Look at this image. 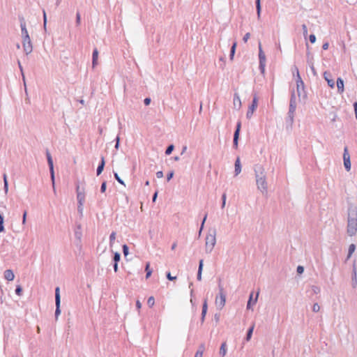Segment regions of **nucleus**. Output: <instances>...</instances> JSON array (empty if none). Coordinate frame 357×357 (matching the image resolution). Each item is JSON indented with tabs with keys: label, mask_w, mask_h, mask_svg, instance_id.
Segmentation results:
<instances>
[{
	"label": "nucleus",
	"mask_w": 357,
	"mask_h": 357,
	"mask_svg": "<svg viewBox=\"0 0 357 357\" xmlns=\"http://www.w3.org/2000/svg\"><path fill=\"white\" fill-rule=\"evenodd\" d=\"M357 232V206L350 204L348 207L347 233L349 236Z\"/></svg>",
	"instance_id": "1"
},
{
	"label": "nucleus",
	"mask_w": 357,
	"mask_h": 357,
	"mask_svg": "<svg viewBox=\"0 0 357 357\" xmlns=\"http://www.w3.org/2000/svg\"><path fill=\"white\" fill-rule=\"evenodd\" d=\"M255 174L257 189L263 195H266L268 183L266 181V174L264 168L261 165H256L255 167Z\"/></svg>",
	"instance_id": "2"
},
{
	"label": "nucleus",
	"mask_w": 357,
	"mask_h": 357,
	"mask_svg": "<svg viewBox=\"0 0 357 357\" xmlns=\"http://www.w3.org/2000/svg\"><path fill=\"white\" fill-rule=\"evenodd\" d=\"M216 243V231L215 229L210 231L206 237L205 251L206 253H211Z\"/></svg>",
	"instance_id": "3"
},
{
	"label": "nucleus",
	"mask_w": 357,
	"mask_h": 357,
	"mask_svg": "<svg viewBox=\"0 0 357 357\" xmlns=\"http://www.w3.org/2000/svg\"><path fill=\"white\" fill-rule=\"evenodd\" d=\"M296 99L295 93L293 92L291 96L290 102H289V109L288 112V118L291 124L294 122V113L296 109Z\"/></svg>",
	"instance_id": "4"
},
{
	"label": "nucleus",
	"mask_w": 357,
	"mask_h": 357,
	"mask_svg": "<svg viewBox=\"0 0 357 357\" xmlns=\"http://www.w3.org/2000/svg\"><path fill=\"white\" fill-rule=\"evenodd\" d=\"M24 52L26 54H30L32 52L33 47L31 42V39L25 28H24Z\"/></svg>",
	"instance_id": "5"
},
{
	"label": "nucleus",
	"mask_w": 357,
	"mask_h": 357,
	"mask_svg": "<svg viewBox=\"0 0 357 357\" xmlns=\"http://www.w3.org/2000/svg\"><path fill=\"white\" fill-rule=\"evenodd\" d=\"M219 287H220V296H216L215 303L216 307L218 310H222L225 305L226 296L222 293L223 288L220 286Z\"/></svg>",
	"instance_id": "6"
},
{
	"label": "nucleus",
	"mask_w": 357,
	"mask_h": 357,
	"mask_svg": "<svg viewBox=\"0 0 357 357\" xmlns=\"http://www.w3.org/2000/svg\"><path fill=\"white\" fill-rule=\"evenodd\" d=\"M55 305H56L55 319H56V320H57L59 316L61 314V310H60L61 296H60V289H59V287H56L55 289Z\"/></svg>",
	"instance_id": "7"
},
{
	"label": "nucleus",
	"mask_w": 357,
	"mask_h": 357,
	"mask_svg": "<svg viewBox=\"0 0 357 357\" xmlns=\"http://www.w3.org/2000/svg\"><path fill=\"white\" fill-rule=\"evenodd\" d=\"M259 68L262 73H264L266 66V56L261 48V43H259Z\"/></svg>",
	"instance_id": "8"
},
{
	"label": "nucleus",
	"mask_w": 357,
	"mask_h": 357,
	"mask_svg": "<svg viewBox=\"0 0 357 357\" xmlns=\"http://www.w3.org/2000/svg\"><path fill=\"white\" fill-rule=\"evenodd\" d=\"M258 105V98L257 96H254L251 105L249 106L248 112L246 113L247 119H250L252 118L255 109H257Z\"/></svg>",
	"instance_id": "9"
},
{
	"label": "nucleus",
	"mask_w": 357,
	"mask_h": 357,
	"mask_svg": "<svg viewBox=\"0 0 357 357\" xmlns=\"http://www.w3.org/2000/svg\"><path fill=\"white\" fill-rule=\"evenodd\" d=\"M46 155H47V162H48V165H49V167H50V174H51V180L52 181L53 188H54V190H55V187H54V165H53L52 158V155H51V154L50 153V152L48 151H47V152H46Z\"/></svg>",
	"instance_id": "10"
},
{
	"label": "nucleus",
	"mask_w": 357,
	"mask_h": 357,
	"mask_svg": "<svg viewBox=\"0 0 357 357\" xmlns=\"http://www.w3.org/2000/svg\"><path fill=\"white\" fill-rule=\"evenodd\" d=\"M296 91L298 96L300 97L301 96L302 92L304 91V83L301 79V77L299 75L298 69V68H296Z\"/></svg>",
	"instance_id": "11"
},
{
	"label": "nucleus",
	"mask_w": 357,
	"mask_h": 357,
	"mask_svg": "<svg viewBox=\"0 0 357 357\" xmlns=\"http://www.w3.org/2000/svg\"><path fill=\"white\" fill-rule=\"evenodd\" d=\"M343 160H344V166L347 172L351 170V160H350V155L348 151L347 147H345L344 149L343 153Z\"/></svg>",
	"instance_id": "12"
},
{
	"label": "nucleus",
	"mask_w": 357,
	"mask_h": 357,
	"mask_svg": "<svg viewBox=\"0 0 357 357\" xmlns=\"http://www.w3.org/2000/svg\"><path fill=\"white\" fill-rule=\"evenodd\" d=\"M77 199L78 204L84 205L85 201L84 190H80L79 186L77 187Z\"/></svg>",
	"instance_id": "13"
},
{
	"label": "nucleus",
	"mask_w": 357,
	"mask_h": 357,
	"mask_svg": "<svg viewBox=\"0 0 357 357\" xmlns=\"http://www.w3.org/2000/svg\"><path fill=\"white\" fill-rule=\"evenodd\" d=\"M324 78L326 81L328 85L331 88L333 89L335 87V81L332 78V75L329 72L325 71L324 73Z\"/></svg>",
	"instance_id": "14"
},
{
	"label": "nucleus",
	"mask_w": 357,
	"mask_h": 357,
	"mask_svg": "<svg viewBox=\"0 0 357 357\" xmlns=\"http://www.w3.org/2000/svg\"><path fill=\"white\" fill-rule=\"evenodd\" d=\"M241 127V123L240 121H238L236 125V129L234 134V146L236 149H237V147H238V137H239Z\"/></svg>",
	"instance_id": "15"
},
{
	"label": "nucleus",
	"mask_w": 357,
	"mask_h": 357,
	"mask_svg": "<svg viewBox=\"0 0 357 357\" xmlns=\"http://www.w3.org/2000/svg\"><path fill=\"white\" fill-rule=\"evenodd\" d=\"M258 296H259V292L257 294L256 298L254 300H252L253 293L250 294L249 300L247 303V309L248 310L252 309V306L257 303V299H258Z\"/></svg>",
	"instance_id": "16"
},
{
	"label": "nucleus",
	"mask_w": 357,
	"mask_h": 357,
	"mask_svg": "<svg viewBox=\"0 0 357 357\" xmlns=\"http://www.w3.org/2000/svg\"><path fill=\"white\" fill-rule=\"evenodd\" d=\"M351 284L353 288H356L357 286V273L355 264L353 266Z\"/></svg>",
	"instance_id": "17"
},
{
	"label": "nucleus",
	"mask_w": 357,
	"mask_h": 357,
	"mask_svg": "<svg viewBox=\"0 0 357 357\" xmlns=\"http://www.w3.org/2000/svg\"><path fill=\"white\" fill-rule=\"evenodd\" d=\"M337 92L340 94H342L344 91V81L341 77H338L337 79Z\"/></svg>",
	"instance_id": "18"
},
{
	"label": "nucleus",
	"mask_w": 357,
	"mask_h": 357,
	"mask_svg": "<svg viewBox=\"0 0 357 357\" xmlns=\"http://www.w3.org/2000/svg\"><path fill=\"white\" fill-rule=\"evenodd\" d=\"M234 107L237 109H239L241 107V100L239 96L237 93L234 94Z\"/></svg>",
	"instance_id": "19"
},
{
	"label": "nucleus",
	"mask_w": 357,
	"mask_h": 357,
	"mask_svg": "<svg viewBox=\"0 0 357 357\" xmlns=\"http://www.w3.org/2000/svg\"><path fill=\"white\" fill-rule=\"evenodd\" d=\"M235 175H238L241 172V165L240 162V158L238 157L235 162Z\"/></svg>",
	"instance_id": "20"
},
{
	"label": "nucleus",
	"mask_w": 357,
	"mask_h": 357,
	"mask_svg": "<svg viewBox=\"0 0 357 357\" xmlns=\"http://www.w3.org/2000/svg\"><path fill=\"white\" fill-rule=\"evenodd\" d=\"M98 58V51L97 49H95L93 52V55H92V66H93V68H95V66L97 65Z\"/></svg>",
	"instance_id": "21"
},
{
	"label": "nucleus",
	"mask_w": 357,
	"mask_h": 357,
	"mask_svg": "<svg viewBox=\"0 0 357 357\" xmlns=\"http://www.w3.org/2000/svg\"><path fill=\"white\" fill-rule=\"evenodd\" d=\"M203 266H204V261H203V259H201V260H199V268H198V271H197V280L199 281L202 280V273Z\"/></svg>",
	"instance_id": "22"
},
{
	"label": "nucleus",
	"mask_w": 357,
	"mask_h": 357,
	"mask_svg": "<svg viewBox=\"0 0 357 357\" xmlns=\"http://www.w3.org/2000/svg\"><path fill=\"white\" fill-rule=\"evenodd\" d=\"M4 278L8 281H12L14 279L15 275L12 271L6 270L4 272Z\"/></svg>",
	"instance_id": "23"
},
{
	"label": "nucleus",
	"mask_w": 357,
	"mask_h": 357,
	"mask_svg": "<svg viewBox=\"0 0 357 357\" xmlns=\"http://www.w3.org/2000/svg\"><path fill=\"white\" fill-rule=\"evenodd\" d=\"M105 164V158H104V157H102L101 162L97 168V175H100L102 172V171L104 169Z\"/></svg>",
	"instance_id": "24"
},
{
	"label": "nucleus",
	"mask_w": 357,
	"mask_h": 357,
	"mask_svg": "<svg viewBox=\"0 0 357 357\" xmlns=\"http://www.w3.org/2000/svg\"><path fill=\"white\" fill-rule=\"evenodd\" d=\"M227 354V344L223 342L220 348V355L224 357Z\"/></svg>",
	"instance_id": "25"
},
{
	"label": "nucleus",
	"mask_w": 357,
	"mask_h": 357,
	"mask_svg": "<svg viewBox=\"0 0 357 357\" xmlns=\"http://www.w3.org/2000/svg\"><path fill=\"white\" fill-rule=\"evenodd\" d=\"M256 9H257V18L259 19L261 17V0H256Z\"/></svg>",
	"instance_id": "26"
},
{
	"label": "nucleus",
	"mask_w": 357,
	"mask_h": 357,
	"mask_svg": "<svg viewBox=\"0 0 357 357\" xmlns=\"http://www.w3.org/2000/svg\"><path fill=\"white\" fill-rule=\"evenodd\" d=\"M355 250H356V245L354 244H351L349 247L347 259H349L351 257L352 254L355 252Z\"/></svg>",
	"instance_id": "27"
},
{
	"label": "nucleus",
	"mask_w": 357,
	"mask_h": 357,
	"mask_svg": "<svg viewBox=\"0 0 357 357\" xmlns=\"http://www.w3.org/2000/svg\"><path fill=\"white\" fill-rule=\"evenodd\" d=\"M255 325L254 324L251 326V327L248 329L247 335H246V340L249 341L251 339L253 331H254Z\"/></svg>",
	"instance_id": "28"
},
{
	"label": "nucleus",
	"mask_w": 357,
	"mask_h": 357,
	"mask_svg": "<svg viewBox=\"0 0 357 357\" xmlns=\"http://www.w3.org/2000/svg\"><path fill=\"white\" fill-rule=\"evenodd\" d=\"M237 43L236 42H234L231 47L230 51V59L232 60L235 54L236 48Z\"/></svg>",
	"instance_id": "29"
},
{
	"label": "nucleus",
	"mask_w": 357,
	"mask_h": 357,
	"mask_svg": "<svg viewBox=\"0 0 357 357\" xmlns=\"http://www.w3.org/2000/svg\"><path fill=\"white\" fill-rule=\"evenodd\" d=\"M237 43L236 42H234L231 47L230 51V59L232 60L235 54L236 48Z\"/></svg>",
	"instance_id": "30"
},
{
	"label": "nucleus",
	"mask_w": 357,
	"mask_h": 357,
	"mask_svg": "<svg viewBox=\"0 0 357 357\" xmlns=\"http://www.w3.org/2000/svg\"><path fill=\"white\" fill-rule=\"evenodd\" d=\"M150 264L148 262L146 265L145 271L146 272V278L148 279L152 273V271L150 269Z\"/></svg>",
	"instance_id": "31"
},
{
	"label": "nucleus",
	"mask_w": 357,
	"mask_h": 357,
	"mask_svg": "<svg viewBox=\"0 0 357 357\" xmlns=\"http://www.w3.org/2000/svg\"><path fill=\"white\" fill-rule=\"evenodd\" d=\"M116 239V232L113 231L109 236V245L110 246H113L114 243V241Z\"/></svg>",
	"instance_id": "32"
},
{
	"label": "nucleus",
	"mask_w": 357,
	"mask_h": 357,
	"mask_svg": "<svg viewBox=\"0 0 357 357\" xmlns=\"http://www.w3.org/2000/svg\"><path fill=\"white\" fill-rule=\"evenodd\" d=\"M208 305H207V301L206 300H204L203 306H202V315L206 316L207 312Z\"/></svg>",
	"instance_id": "33"
},
{
	"label": "nucleus",
	"mask_w": 357,
	"mask_h": 357,
	"mask_svg": "<svg viewBox=\"0 0 357 357\" xmlns=\"http://www.w3.org/2000/svg\"><path fill=\"white\" fill-rule=\"evenodd\" d=\"M147 304L150 307H152L155 304V298L153 296H150L148 298Z\"/></svg>",
	"instance_id": "34"
},
{
	"label": "nucleus",
	"mask_w": 357,
	"mask_h": 357,
	"mask_svg": "<svg viewBox=\"0 0 357 357\" xmlns=\"http://www.w3.org/2000/svg\"><path fill=\"white\" fill-rule=\"evenodd\" d=\"M3 182H4V190L5 192L7 193L8 190V181H7V176L6 174L3 175Z\"/></svg>",
	"instance_id": "35"
},
{
	"label": "nucleus",
	"mask_w": 357,
	"mask_h": 357,
	"mask_svg": "<svg viewBox=\"0 0 357 357\" xmlns=\"http://www.w3.org/2000/svg\"><path fill=\"white\" fill-rule=\"evenodd\" d=\"M121 259V255L119 252H116L114 255L113 260L114 263H118Z\"/></svg>",
	"instance_id": "36"
},
{
	"label": "nucleus",
	"mask_w": 357,
	"mask_h": 357,
	"mask_svg": "<svg viewBox=\"0 0 357 357\" xmlns=\"http://www.w3.org/2000/svg\"><path fill=\"white\" fill-rule=\"evenodd\" d=\"M174 149V145H172V144L169 145V146L167 148V149H166V151H165V153H166L167 155H170V154L172 153V152L173 151Z\"/></svg>",
	"instance_id": "37"
},
{
	"label": "nucleus",
	"mask_w": 357,
	"mask_h": 357,
	"mask_svg": "<svg viewBox=\"0 0 357 357\" xmlns=\"http://www.w3.org/2000/svg\"><path fill=\"white\" fill-rule=\"evenodd\" d=\"M114 178L116 179V181L119 183L123 185L124 186L126 185L124 181L120 178V176H119V174L117 173H114Z\"/></svg>",
	"instance_id": "38"
},
{
	"label": "nucleus",
	"mask_w": 357,
	"mask_h": 357,
	"mask_svg": "<svg viewBox=\"0 0 357 357\" xmlns=\"http://www.w3.org/2000/svg\"><path fill=\"white\" fill-rule=\"evenodd\" d=\"M312 291L314 294H318L320 293L321 291V289L319 287L317 286H312Z\"/></svg>",
	"instance_id": "39"
},
{
	"label": "nucleus",
	"mask_w": 357,
	"mask_h": 357,
	"mask_svg": "<svg viewBox=\"0 0 357 357\" xmlns=\"http://www.w3.org/2000/svg\"><path fill=\"white\" fill-rule=\"evenodd\" d=\"M320 310V306L318 303H314L312 305V311L314 312H317Z\"/></svg>",
	"instance_id": "40"
},
{
	"label": "nucleus",
	"mask_w": 357,
	"mask_h": 357,
	"mask_svg": "<svg viewBox=\"0 0 357 357\" xmlns=\"http://www.w3.org/2000/svg\"><path fill=\"white\" fill-rule=\"evenodd\" d=\"M302 29H303V36L305 38H306L307 36V26L305 24H303L302 25Z\"/></svg>",
	"instance_id": "41"
},
{
	"label": "nucleus",
	"mask_w": 357,
	"mask_h": 357,
	"mask_svg": "<svg viewBox=\"0 0 357 357\" xmlns=\"http://www.w3.org/2000/svg\"><path fill=\"white\" fill-rule=\"evenodd\" d=\"M204 350H205V345H204V344H200L199 349L197 351V352H201L202 357Z\"/></svg>",
	"instance_id": "42"
},
{
	"label": "nucleus",
	"mask_w": 357,
	"mask_h": 357,
	"mask_svg": "<svg viewBox=\"0 0 357 357\" xmlns=\"http://www.w3.org/2000/svg\"><path fill=\"white\" fill-rule=\"evenodd\" d=\"M123 252L126 257L128 255V247L126 245H123Z\"/></svg>",
	"instance_id": "43"
},
{
	"label": "nucleus",
	"mask_w": 357,
	"mask_h": 357,
	"mask_svg": "<svg viewBox=\"0 0 357 357\" xmlns=\"http://www.w3.org/2000/svg\"><path fill=\"white\" fill-rule=\"evenodd\" d=\"M296 271L298 274H302L304 272V268L302 266H298L296 268Z\"/></svg>",
	"instance_id": "44"
},
{
	"label": "nucleus",
	"mask_w": 357,
	"mask_h": 357,
	"mask_svg": "<svg viewBox=\"0 0 357 357\" xmlns=\"http://www.w3.org/2000/svg\"><path fill=\"white\" fill-rule=\"evenodd\" d=\"M309 40L312 43H314L316 42V36L314 34H311L309 36Z\"/></svg>",
	"instance_id": "45"
},
{
	"label": "nucleus",
	"mask_w": 357,
	"mask_h": 357,
	"mask_svg": "<svg viewBox=\"0 0 357 357\" xmlns=\"http://www.w3.org/2000/svg\"><path fill=\"white\" fill-rule=\"evenodd\" d=\"M250 33H247L243 38V40L244 43H247L248 39L250 38Z\"/></svg>",
	"instance_id": "46"
},
{
	"label": "nucleus",
	"mask_w": 357,
	"mask_h": 357,
	"mask_svg": "<svg viewBox=\"0 0 357 357\" xmlns=\"http://www.w3.org/2000/svg\"><path fill=\"white\" fill-rule=\"evenodd\" d=\"M222 208H224L226 204V194L222 195Z\"/></svg>",
	"instance_id": "47"
},
{
	"label": "nucleus",
	"mask_w": 357,
	"mask_h": 357,
	"mask_svg": "<svg viewBox=\"0 0 357 357\" xmlns=\"http://www.w3.org/2000/svg\"><path fill=\"white\" fill-rule=\"evenodd\" d=\"M3 217L0 215V232H1V231H2L3 230Z\"/></svg>",
	"instance_id": "48"
},
{
	"label": "nucleus",
	"mask_w": 357,
	"mask_h": 357,
	"mask_svg": "<svg viewBox=\"0 0 357 357\" xmlns=\"http://www.w3.org/2000/svg\"><path fill=\"white\" fill-rule=\"evenodd\" d=\"M80 20H81L80 14H79V13H77L76 15V24L77 25H79L80 24Z\"/></svg>",
	"instance_id": "49"
},
{
	"label": "nucleus",
	"mask_w": 357,
	"mask_h": 357,
	"mask_svg": "<svg viewBox=\"0 0 357 357\" xmlns=\"http://www.w3.org/2000/svg\"><path fill=\"white\" fill-rule=\"evenodd\" d=\"M206 218H207V214H206L204 215V219H203V221H202V225H201V228H200V230H199V234H201L202 230V229L204 227V222H205V221L206 220Z\"/></svg>",
	"instance_id": "50"
},
{
	"label": "nucleus",
	"mask_w": 357,
	"mask_h": 357,
	"mask_svg": "<svg viewBox=\"0 0 357 357\" xmlns=\"http://www.w3.org/2000/svg\"><path fill=\"white\" fill-rule=\"evenodd\" d=\"M174 176V172L172 171L170 172L168 174H167V180L169 181H170Z\"/></svg>",
	"instance_id": "51"
},
{
	"label": "nucleus",
	"mask_w": 357,
	"mask_h": 357,
	"mask_svg": "<svg viewBox=\"0 0 357 357\" xmlns=\"http://www.w3.org/2000/svg\"><path fill=\"white\" fill-rule=\"evenodd\" d=\"M106 190V182H103L100 187V191L105 192Z\"/></svg>",
	"instance_id": "52"
},
{
	"label": "nucleus",
	"mask_w": 357,
	"mask_h": 357,
	"mask_svg": "<svg viewBox=\"0 0 357 357\" xmlns=\"http://www.w3.org/2000/svg\"><path fill=\"white\" fill-rule=\"evenodd\" d=\"M156 176L158 178H161L163 177V172L162 171H158L156 172Z\"/></svg>",
	"instance_id": "53"
},
{
	"label": "nucleus",
	"mask_w": 357,
	"mask_h": 357,
	"mask_svg": "<svg viewBox=\"0 0 357 357\" xmlns=\"http://www.w3.org/2000/svg\"><path fill=\"white\" fill-rule=\"evenodd\" d=\"M167 279H168V280H176V277H173V276H172V275H171V274H170V273H167Z\"/></svg>",
	"instance_id": "54"
},
{
	"label": "nucleus",
	"mask_w": 357,
	"mask_h": 357,
	"mask_svg": "<svg viewBox=\"0 0 357 357\" xmlns=\"http://www.w3.org/2000/svg\"><path fill=\"white\" fill-rule=\"evenodd\" d=\"M43 19H44V27L45 28L46 24H47V17H46L45 11H43Z\"/></svg>",
	"instance_id": "55"
},
{
	"label": "nucleus",
	"mask_w": 357,
	"mask_h": 357,
	"mask_svg": "<svg viewBox=\"0 0 357 357\" xmlns=\"http://www.w3.org/2000/svg\"><path fill=\"white\" fill-rule=\"evenodd\" d=\"M310 68H311V70H312V72L313 75H314V76H315V75H317V71H316V70H315V68H314V66H313V64H312V65L310 66Z\"/></svg>",
	"instance_id": "56"
},
{
	"label": "nucleus",
	"mask_w": 357,
	"mask_h": 357,
	"mask_svg": "<svg viewBox=\"0 0 357 357\" xmlns=\"http://www.w3.org/2000/svg\"><path fill=\"white\" fill-rule=\"evenodd\" d=\"M144 102L146 105H149L151 102V99L149 98H146L144 99Z\"/></svg>",
	"instance_id": "57"
},
{
	"label": "nucleus",
	"mask_w": 357,
	"mask_h": 357,
	"mask_svg": "<svg viewBox=\"0 0 357 357\" xmlns=\"http://www.w3.org/2000/svg\"><path fill=\"white\" fill-rule=\"evenodd\" d=\"M136 307L138 310H139L142 307V303L138 300L136 301Z\"/></svg>",
	"instance_id": "58"
},
{
	"label": "nucleus",
	"mask_w": 357,
	"mask_h": 357,
	"mask_svg": "<svg viewBox=\"0 0 357 357\" xmlns=\"http://www.w3.org/2000/svg\"><path fill=\"white\" fill-rule=\"evenodd\" d=\"M354 107L355 116H356V119H357V102H355L354 104Z\"/></svg>",
	"instance_id": "59"
},
{
	"label": "nucleus",
	"mask_w": 357,
	"mask_h": 357,
	"mask_svg": "<svg viewBox=\"0 0 357 357\" xmlns=\"http://www.w3.org/2000/svg\"><path fill=\"white\" fill-rule=\"evenodd\" d=\"M77 209H78V211L82 213V211H83V205H80V204H78V207H77Z\"/></svg>",
	"instance_id": "60"
},
{
	"label": "nucleus",
	"mask_w": 357,
	"mask_h": 357,
	"mask_svg": "<svg viewBox=\"0 0 357 357\" xmlns=\"http://www.w3.org/2000/svg\"><path fill=\"white\" fill-rule=\"evenodd\" d=\"M328 46H329L328 43H325L323 44L322 48L326 50L328 48Z\"/></svg>",
	"instance_id": "61"
},
{
	"label": "nucleus",
	"mask_w": 357,
	"mask_h": 357,
	"mask_svg": "<svg viewBox=\"0 0 357 357\" xmlns=\"http://www.w3.org/2000/svg\"><path fill=\"white\" fill-rule=\"evenodd\" d=\"M157 197H158V192H155L154 193V195H153V199H152V200H153V202H155L156 201Z\"/></svg>",
	"instance_id": "62"
},
{
	"label": "nucleus",
	"mask_w": 357,
	"mask_h": 357,
	"mask_svg": "<svg viewBox=\"0 0 357 357\" xmlns=\"http://www.w3.org/2000/svg\"><path fill=\"white\" fill-rule=\"evenodd\" d=\"M118 269H119V268H118V263H114V271L117 272Z\"/></svg>",
	"instance_id": "63"
},
{
	"label": "nucleus",
	"mask_w": 357,
	"mask_h": 357,
	"mask_svg": "<svg viewBox=\"0 0 357 357\" xmlns=\"http://www.w3.org/2000/svg\"><path fill=\"white\" fill-rule=\"evenodd\" d=\"M195 357H202L201 352H196Z\"/></svg>",
	"instance_id": "64"
}]
</instances>
